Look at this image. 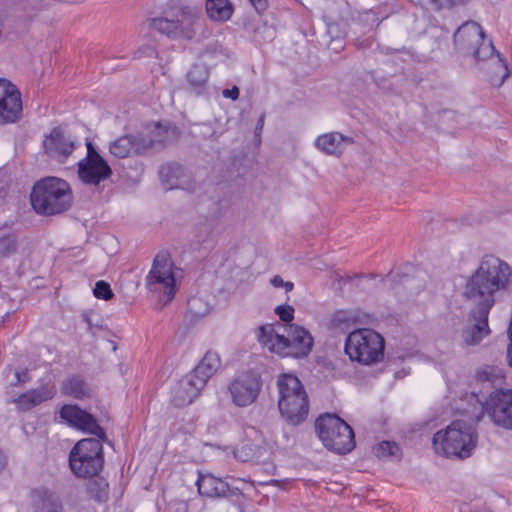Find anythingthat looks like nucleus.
I'll list each match as a JSON object with an SVG mask.
<instances>
[{
  "mask_svg": "<svg viewBox=\"0 0 512 512\" xmlns=\"http://www.w3.org/2000/svg\"><path fill=\"white\" fill-rule=\"evenodd\" d=\"M104 439L85 438L77 442L69 455L71 470L77 477L97 475L104 463L102 441Z\"/></svg>",
  "mask_w": 512,
  "mask_h": 512,
  "instance_id": "9d476101",
  "label": "nucleus"
},
{
  "mask_svg": "<svg viewBox=\"0 0 512 512\" xmlns=\"http://www.w3.org/2000/svg\"><path fill=\"white\" fill-rule=\"evenodd\" d=\"M276 314L279 318L286 323H289L293 320L294 309L289 305H281L275 309Z\"/></svg>",
  "mask_w": 512,
  "mask_h": 512,
  "instance_id": "79ce46f5",
  "label": "nucleus"
},
{
  "mask_svg": "<svg viewBox=\"0 0 512 512\" xmlns=\"http://www.w3.org/2000/svg\"><path fill=\"white\" fill-rule=\"evenodd\" d=\"M209 70L204 64H195L187 74V81L197 94H201L206 87Z\"/></svg>",
  "mask_w": 512,
  "mask_h": 512,
  "instance_id": "c85d7f7f",
  "label": "nucleus"
},
{
  "mask_svg": "<svg viewBox=\"0 0 512 512\" xmlns=\"http://www.w3.org/2000/svg\"><path fill=\"white\" fill-rule=\"evenodd\" d=\"M487 410L497 426L512 429V390L493 391L490 394Z\"/></svg>",
  "mask_w": 512,
  "mask_h": 512,
  "instance_id": "4468645a",
  "label": "nucleus"
},
{
  "mask_svg": "<svg viewBox=\"0 0 512 512\" xmlns=\"http://www.w3.org/2000/svg\"><path fill=\"white\" fill-rule=\"evenodd\" d=\"M455 49L476 61L487 60L496 52L491 40L486 38L483 28L475 21H466L453 34Z\"/></svg>",
  "mask_w": 512,
  "mask_h": 512,
  "instance_id": "1a4fd4ad",
  "label": "nucleus"
},
{
  "mask_svg": "<svg viewBox=\"0 0 512 512\" xmlns=\"http://www.w3.org/2000/svg\"><path fill=\"white\" fill-rule=\"evenodd\" d=\"M110 153L117 158H126L145 153L141 136L125 135L110 144Z\"/></svg>",
  "mask_w": 512,
  "mask_h": 512,
  "instance_id": "b1692460",
  "label": "nucleus"
},
{
  "mask_svg": "<svg viewBox=\"0 0 512 512\" xmlns=\"http://www.w3.org/2000/svg\"><path fill=\"white\" fill-rule=\"evenodd\" d=\"M495 57H491L490 82L496 87L504 84L505 80L510 76L507 63L501 58L500 54L495 52Z\"/></svg>",
  "mask_w": 512,
  "mask_h": 512,
  "instance_id": "c756f323",
  "label": "nucleus"
},
{
  "mask_svg": "<svg viewBox=\"0 0 512 512\" xmlns=\"http://www.w3.org/2000/svg\"><path fill=\"white\" fill-rule=\"evenodd\" d=\"M408 277V274L399 270H391L382 278V283L387 289H396L397 286L404 283Z\"/></svg>",
  "mask_w": 512,
  "mask_h": 512,
  "instance_id": "f704fd0d",
  "label": "nucleus"
},
{
  "mask_svg": "<svg viewBox=\"0 0 512 512\" xmlns=\"http://www.w3.org/2000/svg\"><path fill=\"white\" fill-rule=\"evenodd\" d=\"M31 380L29 370L27 368H17L13 372V379L10 381L11 386H20Z\"/></svg>",
  "mask_w": 512,
  "mask_h": 512,
  "instance_id": "ea45409f",
  "label": "nucleus"
},
{
  "mask_svg": "<svg viewBox=\"0 0 512 512\" xmlns=\"http://www.w3.org/2000/svg\"><path fill=\"white\" fill-rule=\"evenodd\" d=\"M93 293L96 298L104 300H110L114 296L109 283L102 280L96 282Z\"/></svg>",
  "mask_w": 512,
  "mask_h": 512,
  "instance_id": "4c0bfd02",
  "label": "nucleus"
},
{
  "mask_svg": "<svg viewBox=\"0 0 512 512\" xmlns=\"http://www.w3.org/2000/svg\"><path fill=\"white\" fill-rule=\"evenodd\" d=\"M247 446H242L240 449L235 451V457L241 461L248 460V454L246 453Z\"/></svg>",
  "mask_w": 512,
  "mask_h": 512,
  "instance_id": "de8ad7c7",
  "label": "nucleus"
},
{
  "mask_svg": "<svg viewBox=\"0 0 512 512\" xmlns=\"http://www.w3.org/2000/svg\"><path fill=\"white\" fill-rule=\"evenodd\" d=\"M477 444L475 428L462 419L453 421L445 430L433 436V446L438 454L465 459L471 456Z\"/></svg>",
  "mask_w": 512,
  "mask_h": 512,
  "instance_id": "20e7f679",
  "label": "nucleus"
},
{
  "mask_svg": "<svg viewBox=\"0 0 512 512\" xmlns=\"http://www.w3.org/2000/svg\"><path fill=\"white\" fill-rule=\"evenodd\" d=\"M180 135L177 126L170 122H155L146 126L144 133L140 134L145 152L152 148H159L175 141Z\"/></svg>",
  "mask_w": 512,
  "mask_h": 512,
  "instance_id": "dca6fc26",
  "label": "nucleus"
},
{
  "mask_svg": "<svg viewBox=\"0 0 512 512\" xmlns=\"http://www.w3.org/2000/svg\"><path fill=\"white\" fill-rule=\"evenodd\" d=\"M323 18L327 26V33L332 39L341 38L346 34L345 30L341 28L342 24L337 22L332 16L324 15Z\"/></svg>",
  "mask_w": 512,
  "mask_h": 512,
  "instance_id": "e433bc0d",
  "label": "nucleus"
},
{
  "mask_svg": "<svg viewBox=\"0 0 512 512\" xmlns=\"http://www.w3.org/2000/svg\"><path fill=\"white\" fill-rule=\"evenodd\" d=\"M258 340L271 352L295 358L307 356L313 346V338L306 329L279 322L260 326Z\"/></svg>",
  "mask_w": 512,
  "mask_h": 512,
  "instance_id": "f03ea898",
  "label": "nucleus"
},
{
  "mask_svg": "<svg viewBox=\"0 0 512 512\" xmlns=\"http://www.w3.org/2000/svg\"><path fill=\"white\" fill-rule=\"evenodd\" d=\"M31 205L36 213L52 216L67 211L73 202L69 184L57 177L37 181L31 192Z\"/></svg>",
  "mask_w": 512,
  "mask_h": 512,
  "instance_id": "7ed1b4c3",
  "label": "nucleus"
},
{
  "mask_svg": "<svg viewBox=\"0 0 512 512\" xmlns=\"http://www.w3.org/2000/svg\"><path fill=\"white\" fill-rule=\"evenodd\" d=\"M262 390V379L255 371H247L234 377L228 384L232 403L237 407H248L258 398Z\"/></svg>",
  "mask_w": 512,
  "mask_h": 512,
  "instance_id": "9b49d317",
  "label": "nucleus"
},
{
  "mask_svg": "<svg viewBox=\"0 0 512 512\" xmlns=\"http://www.w3.org/2000/svg\"><path fill=\"white\" fill-rule=\"evenodd\" d=\"M265 32H269L271 35L273 34V31L270 30V28L264 27Z\"/></svg>",
  "mask_w": 512,
  "mask_h": 512,
  "instance_id": "5fc2aeb1",
  "label": "nucleus"
},
{
  "mask_svg": "<svg viewBox=\"0 0 512 512\" xmlns=\"http://www.w3.org/2000/svg\"><path fill=\"white\" fill-rule=\"evenodd\" d=\"M83 321L87 324V330L91 333L95 332V329H100L101 326L98 323H94L92 319V314L90 312H84L82 314Z\"/></svg>",
  "mask_w": 512,
  "mask_h": 512,
  "instance_id": "37998d69",
  "label": "nucleus"
},
{
  "mask_svg": "<svg viewBox=\"0 0 512 512\" xmlns=\"http://www.w3.org/2000/svg\"><path fill=\"white\" fill-rule=\"evenodd\" d=\"M352 137L344 136L339 132H331L320 135L315 140L317 149L327 155L340 156L345 148V145L353 144Z\"/></svg>",
  "mask_w": 512,
  "mask_h": 512,
  "instance_id": "5701e85b",
  "label": "nucleus"
},
{
  "mask_svg": "<svg viewBox=\"0 0 512 512\" xmlns=\"http://www.w3.org/2000/svg\"><path fill=\"white\" fill-rule=\"evenodd\" d=\"M511 283L512 268L508 263L494 255H485L481 259L464 286V298L475 307L461 332L463 344L476 346L490 334L488 316L495 304V296L508 290Z\"/></svg>",
  "mask_w": 512,
  "mask_h": 512,
  "instance_id": "f257e3e1",
  "label": "nucleus"
},
{
  "mask_svg": "<svg viewBox=\"0 0 512 512\" xmlns=\"http://www.w3.org/2000/svg\"><path fill=\"white\" fill-rule=\"evenodd\" d=\"M202 10L197 5H183L173 18L157 17L149 20L152 29L172 39H192L203 24Z\"/></svg>",
  "mask_w": 512,
  "mask_h": 512,
  "instance_id": "423d86ee",
  "label": "nucleus"
},
{
  "mask_svg": "<svg viewBox=\"0 0 512 512\" xmlns=\"http://www.w3.org/2000/svg\"><path fill=\"white\" fill-rule=\"evenodd\" d=\"M22 111L20 92L6 79H0V121L14 122Z\"/></svg>",
  "mask_w": 512,
  "mask_h": 512,
  "instance_id": "f3484780",
  "label": "nucleus"
},
{
  "mask_svg": "<svg viewBox=\"0 0 512 512\" xmlns=\"http://www.w3.org/2000/svg\"><path fill=\"white\" fill-rule=\"evenodd\" d=\"M56 392L57 390L54 385L44 384L20 394L12 402L17 406L18 410L29 411L41 403L54 398Z\"/></svg>",
  "mask_w": 512,
  "mask_h": 512,
  "instance_id": "aec40b11",
  "label": "nucleus"
},
{
  "mask_svg": "<svg viewBox=\"0 0 512 512\" xmlns=\"http://www.w3.org/2000/svg\"><path fill=\"white\" fill-rule=\"evenodd\" d=\"M264 118H265V115H261V117L258 119V122H257V125H256V133L258 132H261L262 129H263V125H264Z\"/></svg>",
  "mask_w": 512,
  "mask_h": 512,
  "instance_id": "3c124183",
  "label": "nucleus"
},
{
  "mask_svg": "<svg viewBox=\"0 0 512 512\" xmlns=\"http://www.w3.org/2000/svg\"><path fill=\"white\" fill-rule=\"evenodd\" d=\"M7 181L5 179V175L3 172L0 171V202L5 198L7 195Z\"/></svg>",
  "mask_w": 512,
  "mask_h": 512,
  "instance_id": "49530a36",
  "label": "nucleus"
},
{
  "mask_svg": "<svg viewBox=\"0 0 512 512\" xmlns=\"http://www.w3.org/2000/svg\"><path fill=\"white\" fill-rule=\"evenodd\" d=\"M249 2L258 13L265 11L268 6L267 0H249Z\"/></svg>",
  "mask_w": 512,
  "mask_h": 512,
  "instance_id": "a18cd8bd",
  "label": "nucleus"
},
{
  "mask_svg": "<svg viewBox=\"0 0 512 512\" xmlns=\"http://www.w3.org/2000/svg\"><path fill=\"white\" fill-rule=\"evenodd\" d=\"M90 478L87 480L86 492L90 499L98 502L104 503L109 498V485L108 482L98 475L89 476Z\"/></svg>",
  "mask_w": 512,
  "mask_h": 512,
  "instance_id": "cd10ccee",
  "label": "nucleus"
},
{
  "mask_svg": "<svg viewBox=\"0 0 512 512\" xmlns=\"http://www.w3.org/2000/svg\"><path fill=\"white\" fill-rule=\"evenodd\" d=\"M277 388L282 417L292 425L303 422L309 413V400L301 381L292 374H282L277 379Z\"/></svg>",
  "mask_w": 512,
  "mask_h": 512,
  "instance_id": "39448f33",
  "label": "nucleus"
},
{
  "mask_svg": "<svg viewBox=\"0 0 512 512\" xmlns=\"http://www.w3.org/2000/svg\"><path fill=\"white\" fill-rule=\"evenodd\" d=\"M160 174L167 185V189H174L179 187L177 180L183 174V169L177 164L166 165L161 168Z\"/></svg>",
  "mask_w": 512,
  "mask_h": 512,
  "instance_id": "72a5a7b5",
  "label": "nucleus"
},
{
  "mask_svg": "<svg viewBox=\"0 0 512 512\" xmlns=\"http://www.w3.org/2000/svg\"><path fill=\"white\" fill-rule=\"evenodd\" d=\"M60 391L65 396L79 400L89 398L92 395L90 385L79 375H72L63 380Z\"/></svg>",
  "mask_w": 512,
  "mask_h": 512,
  "instance_id": "393cba45",
  "label": "nucleus"
},
{
  "mask_svg": "<svg viewBox=\"0 0 512 512\" xmlns=\"http://www.w3.org/2000/svg\"><path fill=\"white\" fill-rule=\"evenodd\" d=\"M507 361L509 365L512 367V346H509L507 349Z\"/></svg>",
  "mask_w": 512,
  "mask_h": 512,
  "instance_id": "603ef678",
  "label": "nucleus"
},
{
  "mask_svg": "<svg viewBox=\"0 0 512 512\" xmlns=\"http://www.w3.org/2000/svg\"><path fill=\"white\" fill-rule=\"evenodd\" d=\"M147 288L154 293L166 296L165 303L172 300L175 294V278L172 263L166 254H157L152 268L146 278Z\"/></svg>",
  "mask_w": 512,
  "mask_h": 512,
  "instance_id": "f8f14e48",
  "label": "nucleus"
},
{
  "mask_svg": "<svg viewBox=\"0 0 512 512\" xmlns=\"http://www.w3.org/2000/svg\"><path fill=\"white\" fill-rule=\"evenodd\" d=\"M196 485L200 495L210 498L236 496L240 494L239 488H230L226 482L212 475H199Z\"/></svg>",
  "mask_w": 512,
  "mask_h": 512,
  "instance_id": "412c9836",
  "label": "nucleus"
},
{
  "mask_svg": "<svg viewBox=\"0 0 512 512\" xmlns=\"http://www.w3.org/2000/svg\"><path fill=\"white\" fill-rule=\"evenodd\" d=\"M43 145L46 153L58 161L68 158L75 148L74 141L67 137L59 127L51 131L50 135L44 140Z\"/></svg>",
  "mask_w": 512,
  "mask_h": 512,
  "instance_id": "6ab92c4d",
  "label": "nucleus"
},
{
  "mask_svg": "<svg viewBox=\"0 0 512 512\" xmlns=\"http://www.w3.org/2000/svg\"><path fill=\"white\" fill-rule=\"evenodd\" d=\"M16 251V241L13 236L0 238V256L7 257Z\"/></svg>",
  "mask_w": 512,
  "mask_h": 512,
  "instance_id": "58836bf2",
  "label": "nucleus"
},
{
  "mask_svg": "<svg viewBox=\"0 0 512 512\" xmlns=\"http://www.w3.org/2000/svg\"><path fill=\"white\" fill-rule=\"evenodd\" d=\"M415 5H424L426 3L434 5L437 9L451 7L465 0H410Z\"/></svg>",
  "mask_w": 512,
  "mask_h": 512,
  "instance_id": "a19ab883",
  "label": "nucleus"
},
{
  "mask_svg": "<svg viewBox=\"0 0 512 512\" xmlns=\"http://www.w3.org/2000/svg\"><path fill=\"white\" fill-rule=\"evenodd\" d=\"M190 373L182 377L172 388L171 401L177 407L191 404L205 387L201 380Z\"/></svg>",
  "mask_w": 512,
  "mask_h": 512,
  "instance_id": "a211bd4d",
  "label": "nucleus"
},
{
  "mask_svg": "<svg viewBox=\"0 0 512 512\" xmlns=\"http://www.w3.org/2000/svg\"><path fill=\"white\" fill-rule=\"evenodd\" d=\"M188 309L194 316L203 317L210 312L211 307L201 297H192L188 300Z\"/></svg>",
  "mask_w": 512,
  "mask_h": 512,
  "instance_id": "c9c22d12",
  "label": "nucleus"
},
{
  "mask_svg": "<svg viewBox=\"0 0 512 512\" xmlns=\"http://www.w3.org/2000/svg\"><path fill=\"white\" fill-rule=\"evenodd\" d=\"M86 146L87 155L78 164V175L83 183L96 186L108 179L112 170L91 142L87 141Z\"/></svg>",
  "mask_w": 512,
  "mask_h": 512,
  "instance_id": "ddd939ff",
  "label": "nucleus"
},
{
  "mask_svg": "<svg viewBox=\"0 0 512 512\" xmlns=\"http://www.w3.org/2000/svg\"><path fill=\"white\" fill-rule=\"evenodd\" d=\"M222 95L225 98L236 100L239 97V88L237 86H233L231 89H224L222 91Z\"/></svg>",
  "mask_w": 512,
  "mask_h": 512,
  "instance_id": "c03bdc74",
  "label": "nucleus"
},
{
  "mask_svg": "<svg viewBox=\"0 0 512 512\" xmlns=\"http://www.w3.org/2000/svg\"><path fill=\"white\" fill-rule=\"evenodd\" d=\"M282 287H284V288H285V290H286L287 292H289V291H291V290L293 289L294 284H293L292 282H289V281H287V282H285V281H284V284H283V286H282Z\"/></svg>",
  "mask_w": 512,
  "mask_h": 512,
  "instance_id": "864d4df0",
  "label": "nucleus"
},
{
  "mask_svg": "<svg viewBox=\"0 0 512 512\" xmlns=\"http://www.w3.org/2000/svg\"><path fill=\"white\" fill-rule=\"evenodd\" d=\"M7 465V458L4 452L0 449V472H2Z\"/></svg>",
  "mask_w": 512,
  "mask_h": 512,
  "instance_id": "8fccbe9b",
  "label": "nucleus"
},
{
  "mask_svg": "<svg viewBox=\"0 0 512 512\" xmlns=\"http://www.w3.org/2000/svg\"><path fill=\"white\" fill-rule=\"evenodd\" d=\"M375 455L380 459H389L391 461H400L402 458V449L393 441H382L374 447Z\"/></svg>",
  "mask_w": 512,
  "mask_h": 512,
  "instance_id": "7c9ffc66",
  "label": "nucleus"
},
{
  "mask_svg": "<svg viewBox=\"0 0 512 512\" xmlns=\"http://www.w3.org/2000/svg\"><path fill=\"white\" fill-rule=\"evenodd\" d=\"M315 429L324 446L331 451L345 454L355 447L353 429L335 414L319 416Z\"/></svg>",
  "mask_w": 512,
  "mask_h": 512,
  "instance_id": "6e6552de",
  "label": "nucleus"
},
{
  "mask_svg": "<svg viewBox=\"0 0 512 512\" xmlns=\"http://www.w3.org/2000/svg\"><path fill=\"white\" fill-rule=\"evenodd\" d=\"M384 338L368 328L354 329L346 337L345 353L352 361L371 365L383 359Z\"/></svg>",
  "mask_w": 512,
  "mask_h": 512,
  "instance_id": "0eeeda50",
  "label": "nucleus"
},
{
  "mask_svg": "<svg viewBox=\"0 0 512 512\" xmlns=\"http://www.w3.org/2000/svg\"><path fill=\"white\" fill-rule=\"evenodd\" d=\"M31 498L34 512H64L60 497L46 487L32 490Z\"/></svg>",
  "mask_w": 512,
  "mask_h": 512,
  "instance_id": "4be33fe9",
  "label": "nucleus"
},
{
  "mask_svg": "<svg viewBox=\"0 0 512 512\" xmlns=\"http://www.w3.org/2000/svg\"><path fill=\"white\" fill-rule=\"evenodd\" d=\"M271 284L274 287H282L284 284V280L280 276L276 275L271 279Z\"/></svg>",
  "mask_w": 512,
  "mask_h": 512,
  "instance_id": "09e8293b",
  "label": "nucleus"
},
{
  "mask_svg": "<svg viewBox=\"0 0 512 512\" xmlns=\"http://www.w3.org/2000/svg\"><path fill=\"white\" fill-rule=\"evenodd\" d=\"M60 417L71 427L90 433L100 439L106 438L103 428L98 425L94 416L77 405H64L60 410Z\"/></svg>",
  "mask_w": 512,
  "mask_h": 512,
  "instance_id": "2eb2a0df",
  "label": "nucleus"
},
{
  "mask_svg": "<svg viewBox=\"0 0 512 512\" xmlns=\"http://www.w3.org/2000/svg\"><path fill=\"white\" fill-rule=\"evenodd\" d=\"M221 365L220 357L216 352L208 351L199 364L190 372L206 386L207 381L214 375Z\"/></svg>",
  "mask_w": 512,
  "mask_h": 512,
  "instance_id": "a878e982",
  "label": "nucleus"
},
{
  "mask_svg": "<svg viewBox=\"0 0 512 512\" xmlns=\"http://www.w3.org/2000/svg\"><path fill=\"white\" fill-rule=\"evenodd\" d=\"M504 378L503 369L497 366H484L476 373V380L480 383H489L492 387L501 384Z\"/></svg>",
  "mask_w": 512,
  "mask_h": 512,
  "instance_id": "2f4dec72",
  "label": "nucleus"
},
{
  "mask_svg": "<svg viewBox=\"0 0 512 512\" xmlns=\"http://www.w3.org/2000/svg\"><path fill=\"white\" fill-rule=\"evenodd\" d=\"M205 8L208 17L217 22L228 21L234 11L230 0H206Z\"/></svg>",
  "mask_w": 512,
  "mask_h": 512,
  "instance_id": "bb28decb",
  "label": "nucleus"
},
{
  "mask_svg": "<svg viewBox=\"0 0 512 512\" xmlns=\"http://www.w3.org/2000/svg\"><path fill=\"white\" fill-rule=\"evenodd\" d=\"M358 317L352 311H337L332 318L333 327L345 332L357 324Z\"/></svg>",
  "mask_w": 512,
  "mask_h": 512,
  "instance_id": "473e14b6",
  "label": "nucleus"
}]
</instances>
